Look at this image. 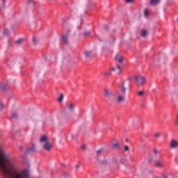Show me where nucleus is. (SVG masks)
Returning <instances> with one entry per match:
<instances>
[{"mask_svg": "<svg viewBox=\"0 0 178 178\" xmlns=\"http://www.w3.org/2000/svg\"><path fill=\"white\" fill-rule=\"evenodd\" d=\"M0 170L4 177L30 178V170L27 168L21 170L15 161L8 156L3 145L0 142Z\"/></svg>", "mask_w": 178, "mask_h": 178, "instance_id": "f257e3e1", "label": "nucleus"}, {"mask_svg": "<svg viewBox=\"0 0 178 178\" xmlns=\"http://www.w3.org/2000/svg\"><path fill=\"white\" fill-rule=\"evenodd\" d=\"M135 81L138 87H141L147 83V79L143 76H135Z\"/></svg>", "mask_w": 178, "mask_h": 178, "instance_id": "f03ea898", "label": "nucleus"}, {"mask_svg": "<svg viewBox=\"0 0 178 178\" xmlns=\"http://www.w3.org/2000/svg\"><path fill=\"white\" fill-rule=\"evenodd\" d=\"M104 97L105 98H107V99H111V98L115 97V94L112 90L106 88L104 89Z\"/></svg>", "mask_w": 178, "mask_h": 178, "instance_id": "7ed1b4c3", "label": "nucleus"}, {"mask_svg": "<svg viewBox=\"0 0 178 178\" xmlns=\"http://www.w3.org/2000/svg\"><path fill=\"white\" fill-rule=\"evenodd\" d=\"M74 108H76V104L74 103H68L66 106V109L70 112H74Z\"/></svg>", "mask_w": 178, "mask_h": 178, "instance_id": "20e7f679", "label": "nucleus"}, {"mask_svg": "<svg viewBox=\"0 0 178 178\" xmlns=\"http://www.w3.org/2000/svg\"><path fill=\"white\" fill-rule=\"evenodd\" d=\"M125 97H126V95H122L120 93L117 97V103L122 104V102H124Z\"/></svg>", "mask_w": 178, "mask_h": 178, "instance_id": "39448f33", "label": "nucleus"}, {"mask_svg": "<svg viewBox=\"0 0 178 178\" xmlns=\"http://www.w3.org/2000/svg\"><path fill=\"white\" fill-rule=\"evenodd\" d=\"M115 60L118 63H123V56L121 54H117L115 57Z\"/></svg>", "mask_w": 178, "mask_h": 178, "instance_id": "423d86ee", "label": "nucleus"}, {"mask_svg": "<svg viewBox=\"0 0 178 178\" xmlns=\"http://www.w3.org/2000/svg\"><path fill=\"white\" fill-rule=\"evenodd\" d=\"M43 148L46 151H51L52 145H51V143L49 142H45L44 145H43Z\"/></svg>", "mask_w": 178, "mask_h": 178, "instance_id": "0eeeda50", "label": "nucleus"}, {"mask_svg": "<svg viewBox=\"0 0 178 178\" xmlns=\"http://www.w3.org/2000/svg\"><path fill=\"white\" fill-rule=\"evenodd\" d=\"M178 147V142L177 140H172L170 142V148H177Z\"/></svg>", "mask_w": 178, "mask_h": 178, "instance_id": "6e6552de", "label": "nucleus"}, {"mask_svg": "<svg viewBox=\"0 0 178 178\" xmlns=\"http://www.w3.org/2000/svg\"><path fill=\"white\" fill-rule=\"evenodd\" d=\"M120 94L126 95V86H124V82H123L120 86Z\"/></svg>", "mask_w": 178, "mask_h": 178, "instance_id": "1a4fd4ad", "label": "nucleus"}, {"mask_svg": "<svg viewBox=\"0 0 178 178\" xmlns=\"http://www.w3.org/2000/svg\"><path fill=\"white\" fill-rule=\"evenodd\" d=\"M28 152H37V147H35V144H32L31 148L28 149Z\"/></svg>", "mask_w": 178, "mask_h": 178, "instance_id": "9d476101", "label": "nucleus"}, {"mask_svg": "<svg viewBox=\"0 0 178 178\" xmlns=\"http://www.w3.org/2000/svg\"><path fill=\"white\" fill-rule=\"evenodd\" d=\"M147 35H148V31H147V30L145 29H142L140 31V37H143L144 38H145Z\"/></svg>", "mask_w": 178, "mask_h": 178, "instance_id": "9b49d317", "label": "nucleus"}, {"mask_svg": "<svg viewBox=\"0 0 178 178\" xmlns=\"http://www.w3.org/2000/svg\"><path fill=\"white\" fill-rule=\"evenodd\" d=\"M149 3L150 5L156 6V5L161 3V0H150Z\"/></svg>", "mask_w": 178, "mask_h": 178, "instance_id": "f8f14e48", "label": "nucleus"}, {"mask_svg": "<svg viewBox=\"0 0 178 178\" xmlns=\"http://www.w3.org/2000/svg\"><path fill=\"white\" fill-rule=\"evenodd\" d=\"M62 42L64 44H67L69 41L67 40V35H63L61 38Z\"/></svg>", "mask_w": 178, "mask_h": 178, "instance_id": "ddd939ff", "label": "nucleus"}, {"mask_svg": "<svg viewBox=\"0 0 178 178\" xmlns=\"http://www.w3.org/2000/svg\"><path fill=\"white\" fill-rule=\"evenodd\" d=\"M163 165V162H162L161 161H155V165L157 168H162Z\"/></svg>", "mask_w": 178, "mask_h": 178, "instance_id": "4468645a", "label": "nucleus"}, {"mask_svg": "<svg viewBox=\"0 0 178 178\" xmlns=\"http://www.w3.org/2000/svg\"><path fill=\"white\" fill-rule=\"evenodd\" d=\"M24 42V39H23V38H19V39H18V40L15 42V44H16V45H22V44H23Z\"/></svg>", "mask_w": 178, "mask_h": 178, "instance_id": "2eb2a0df", "label": "nucleus"}, {"mask_svg": "<svg viewBox=\"0 0 178 178\" xmlns=\"http://www.w3.org/2000/svg\"><path fill=\"white\" fill-rule=\"evenodd\" d=\"M144 16H145V17H148L149 16V10L145 9V10H144Z\"/></svg>", "mask_w": 178, "mask_h": 178, "instance_id": "dca6fc26", "label": "nucleus"}, {"mask_svg": "<svg viewBox=\"0 0 178 178\" xmlns=\"http://www.w3.org/2000/svg\"><path fill=\"white\" fill-rule=\"evenodd\" d=\"M111 73L112 72L111 71H108L106 72H103L102 76H104V77H108V76H111Z\"/></svg>", "mask_w": 178, "mask_h": 178, "instance_id": "f3484780", "label": "nucleus"}, {"mask_svg": "<svg viewBox=\"0 0 178 178\" xmlns=\"http://www.w3.org/2000/svg\"><path fill=\"white\" fill-rule=\"evenodd\" d=\"M27 3L29 5H32V6H34V5H35V1H34V0H27Z\"/></svg>", "mask_w": 178, "mask_h": 178, "instance_id": "a211bd4d", "label": "nucleus"}, {"mask_svg": "<svg viewBox=\"0 0 178 178\" xmlns=\"http://www.w3.org/2000/svg\"><path fill=\"white\" fill-rule=\"evenodd\" d=\"M40 143H46L47 142V136H42L40 139Z\"/></svg>", "mask_w": 178, "mask_h": 178, "instance_id": "6ab92c4d", "label": "nucleus"}, {"mask_svg": "<svg viewBox=\"0 0 178 178\" xmlns=\"http://www.w3.org/2000/svg\"><path fill=\"white\" fill-rule=\"evenodd\" d=\"M85 55H86V58H90V56H91V55H92V53H91V51H86Z\"/></svg>", "mask_w": 178, "mask_h": 178, "instance_id": "aec40b11", "label": "nucleus"}, {"mask_svg": "<svg viewBox=\"0 0 178 178\" xmlns=\"http://www.w3.org/2000/svg\"><path fill=\"white\" fill-rule=\"evenodd\" d=\"M3 34H4V35H9V33H10V32H9V30L8 29H5L4 30H3Z\"/></svg>", "mask_w": 178, "mask_h": 178, "instance_id": "412c9836", "label": "nucleus"}, {"mask_svg": "<svg viewBox=\"0 0 178 178\" xmlns=\"http://www.w3.org/2000/svg\"><path fill=\"white\" fill-rule=\"evenodd\" d=\"M33 42L35 45H37V44H38V39L37 38H33Z\"/></svg>", "mask_w": 178, "mask_h": 178, "instance_id": "4be33fe9", "label": "nucleus"}, {"mask_svg": "<svg viewBox=\"0 0 178 178\" xmlns=\"http://www.w3.org/2000/svg\"><path fill=\"white\" fill-rule=\"evenodd\" d=\"M117 69H118V74H122V67L120 65H117Z\"/></svg>", "mask_w": 178, "mask_h": 178, "instance_id": "5701e85b", "label": "nucleus"}, {"mask_svg": "<svg viewBox=\"0 0 178 178\" xmlns=\"http://www.w3.org/2000/svg\"><path fill=\"white\" fill-rule=\"evenodd\" d=\"M58 102H62L63 101V94H60L59 98L58 99Z\"/></svg>", "mask_w": 178, "mask_h": 178, "instance_id": "b1692460", "label": "nucleus"}, {"mask_svg": "<svg viewBox=\"0 0 178 178\" xmlns=\"http://www.w3.org/2000/svg\"><path fill=\"white\" fill-rule=\"evenodd\" d=\"M113 147L114 148H119V147H120V144L118 142H117L114 143Z\"/></svg>", "mask_w": 178, "mask_h": 178, "instance_id": "393cba45", "label": "nucleus"}, {"mask_svg": "<svg viewBox=\"0 0 178 178\" xmlns=\"http://www.w3.org/2000/svg\"><path fill=\"white\" fill-rule=\"evenodd\" d=\"M103 152H104V149H100L97 151V155H101V154H102Z\"/></svg>", "mask_w": 178, "mask_h": 178, "instance_id": "a878e982", "label": "nucleus"}, {"mask_svg": "<svg viewBox=\"0 0 178 178\" xmlns=\"http://www.w3.org/2000/svg\"><path fill=\"white\" fill-rule=\"evenodd\" d=\"M6 84H0V90H3V88H5V87H6Z\"/></svg>", "mask_w": 178, "mask_h": 178, "instance_id": "bb28decb", "label": "nucleus"}, {"mask_svg": "<svg viewBox=\"0 0 178 178\" xmlns=\"http://www.w3.org/2000/svg\"><path fill=\"white\" fill-rule=\"evenodd\" d=\"M138 95H139V97H143L144 95V92L142 90L138 92Z\"/></svg>", "mask_w": 178, "mask_h": 178, "instance_id": "cd10ccee", "label": "nucleus"}, {"mask_svg": "<svg viewBox=\"0 0 178 178\" xmlns=\"http://www.w3.org/2000/svg\"><path fill=\"white\" fill-rule=\"evenodd\" d=\"M12 117L14 118V119H16V118H17V113L16 112L13 113Z\"/></svg>", "mask_w": 178, "mask_h": 178, "instance_id": "c85d7f7f", "label": "nucleus"}, {"mask_svg": "<svg viewBox=\"0 0 178 178\" xmlns=\"http://www.w3.org/2000/svg\"><path fill=\"white\" fill-rule=\"evenodd\" d=\"M3 109V104H2L1 102H0V112Z\"/></svg>", "mask_w": 178, "mask_h": 178, "instance_id": "c756f323", "label": "nucleus"}, {"mask_svg": "<svg viewBox=\"0 0 178 178\" xmlns=\"http://www.w3.org/2000/svg\"><path fill=\"white\" fill-rule=\"evenodd\" d=\"M7 47H12V42H10V40H8L7 42Z\"/></svg>", "mask_w": 178, "mask_h": 178, "instance_id": "7c9ffc66", "label": "nucleus"}, {"mask_svg": "<svg viewBox=\"0 0 178 178\" xmlns=\"http://www.w3.org/2000/svg\"><path fill=\"white\" fill-rule=\"evenodd\" d=\"M84 35H85V37H88V36H90V32H85V33H84Z\"/></svg>", "mask_w": 178, "mask_h": 178, "instance_id": "2f4dec72", "label": "nucleus"}, {"mask_svg": "<svg viewBox=\"0 0 178 178\" xmlns=\"http://www.w3.org/2000/svg\"><path fill=\"white\" fill-rule=\"evenodd\" d=\"M160 136H161V134L159 133L154 134V137H156V138H158Z\"/></svg>", "mask_w": 178, "mask_h": 178, "instance_id": "473e14b6", "label": "nucleus"}, {"mask_svg": "<svg viewBox=\"0 0 178 178\" xmlns=\"http://www.w3.org/2000/svg\"><path fill=\"white\" fill-rule=\"evenodd\" d=\"M125 2H127V3H130V2H133V0H125Z\"/></svg>", "mask_w": 178, "mask_h": 178, "instance_id": "72a5a7b5", "label": "nucleus"}, {"mask_svg": "<svg viewBox=\"0 0 178 178\" xmlns=\"http://www.w3.org/2000/svg\"><path fill=\"white\" fill-rule=\"evenodd\" d=\"M129 146L124 147V151H129Z\"/></svg>", "mask_w": 178, "mask_h": 178, "instance_id": "f704fd0d", "label": "nucleus"}, {"mask_svg": "<svg viewBox=\"0 0 178 178\" xmlns=\"http://www.w3.org/2000/svg\"><path fill=\"white\" fill-rule=\"evenodd\" d=\"M81 148L82 149H86V145H82L81 146Z\"/></svg>", "mask_w": 178, "mask_h": 178, "instance_id": "c9c22d12", "label": "nucleus"}, {"mask_svg": "<svg viewBox=\"0 0 178 178\" xmlns=\"http://www.w3.org/2000/svg\"><path fill=\"white\" fill-rule=\"evenodd\" d=\"M162 178H168V175H162Z\"/></svg>", "mask_w": 178, "mask_h": 178, "instance_id": "e433bc0d", "label": "nucleus"}, {"mask_svg": "<svg viewBox=\"0 0 178 178\" xmlns=\"http://www.w3.org/2000/svg\"><path fill=\"white\" fill-rule=\"evenodd\" d=\"M111 70H112L113 72H115V70H116V68H115V67H111Z\"/></svg>", "mask_w": 178, "mask_h": 178, "instance_id": "4c0bfd02", "label": "nucleus"}, {"mask_svg": "<svg viewBox=\"0 0 178 178\" xmlns=\"http://www.w3.org/2000/svg\"><path fill=\"white\" fill-rule=\"evenodd\" d=\"M154 154H158V150L154 149Z\"/></svg>", "mask_w": 178, "mask_h": 178, "instance_id": "58836bf2", "label": "nucleus"}, {"mask_svg": "<svg viewBox=\"0 0 178 178\" xmlns=\"http://www.w3.org/2000/svg\"><path fill=\"white\" fill-rule=\"evenodd\" d=\"M3 5H5V2H6V0H2Z\"/></svg>", "mask_w": 178, "mask_h": 178, "instance_id": "ea45409f", "label": "nucleus"}, {"mask_svg": "<svg viewBox=\"0 0 178 178\" xmlns=\"http://www.w3.org/2000/svg\"><path fill=\"white\" fill-rule=\"evenodd\" d=\"M76 169H79V168H80V165H76Z\"/></svg>", "mask_w": 178, "mask_h": 178, "instance_id": "a19ab883", "label": "nucleus"}, {"mask_svg": "<svg viewBox=\"0 0 178 178\" xmlns=\"http://www.w3.org/2000/svg\"><path fill=\"white\" fill-rule=\"evenodd\" d=\"M90 178H95V175H91Z\"/></svg>", "mask_w": 178, "mask_h": 178, "instance_id": "79ce46f5", "label": "nucleus"}, {"mask_svg": "<svg viewBox=\"0 0 178 178\" xmlns=\"http://www.w3.org/2000/svg\"><path fill=\"white\" fill-rule=\"evenodd\" d=\"M177 124L178 125V115L177 117Z\"/></svg>", "mask_w": 178, "mask_h": 178, "instance_id": "37998d69", "label": "nucleus"}, {"mask_svg": "<svg viewBox=\"0 0 178 178\" xmlns=\"http://www.w3.org/2000/svg\"><path fill=\"white\" fill-rule=\"evenodd\" d=\"M20 149H23V147H19Z\"/></svg>", "mask_w": 178, "mask_h": 178, "instance_id": "c03bdc74", "label": "nucleus"}, {"mask_svg": "<svg viewBox=\"0 0 178 178\" xmlns=\"http://www.w3.org/2000/svg\"><path fill=\"white\" fill-rule=\"evenodd\" d=\"M72 138H74V135H72Z\"/></svg>", "mask_w": 178, "mask_h": 178, "instance_id": "a18cd8bd", "label": "nucleus"}, {"mask_svg": "<svg viewBox=\"0 0 178 178\" xmlns=\"http://www.w3.org/2000/svg\"><path fill=\"white\" fill-rule=\"evenodd\" d=\"M125 141H127H127H129V140H128V139H126V140H125Z\"/></svg>", "mask_w": 178, "mask_h": 178, "instance_id": "49530a36", "label": "nucleus"}, {"mask_svg": "<svg viewBox=\"0 0 178 178\" xmlns=\"http://www.w3.org/2000/svg\"><path fill=\"white\" fill-rule=\"evenodd\" d=\"M35 26H37V24H35Z\"/></svg>", "mask_w": 178, "mask_h": 178, "instance_id": "de8ad7c7", "label": "nucleus"}]
</instances>
